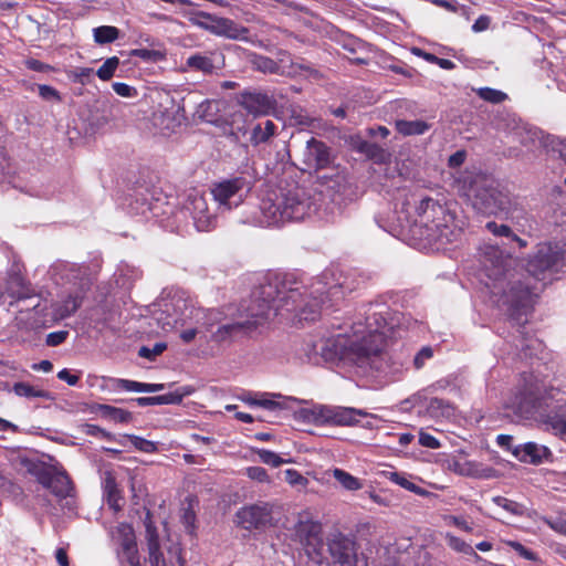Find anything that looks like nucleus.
Instances as JSON below:
<instances>
[{
    "instance_id": "10",
    "label": "nucleus",
    "mask_w": 566,
    "mask_h": 566,
    "mask_svg": "<svg viewBox=\"0 0 566 566\" xmlns=\"http://www.w3.org/2000/svg\"><path fill=\"white\" fill-rule=\"evenodd\" d=\"M192 21L196 25L214 35L233 40L242 39L249 32L248 28L238 24L229 18L217 17L203 11L197 12Z\"/></svg>"
},
{
    "instance_id": "2",
    "label": "nucleus",
    "mask_w": 566,
    "mask_h": 566,
    "mask_svg": "<svg viewBox=\"0 0 566 566\" xmlns=\"http://www.w3.org/2000/svg\"><path fill=\"white\" fill-rule=\"evenodd\" d=\"M387 325L381 312L368 314L361 337H340L335 342L336 355L340 360L348 361L365 370L381 371L387 365L385 352L386 336L382 332Z\"/></svg>"
},
{
    "instance_id": "36",
    "label": "nucleus",
    "mask_w": 566,
    "mask_h": 566,
    "mask_svg": "<svg viewBox=\"0 0 566 566\" xmlns=\"http://www.w3.org/2000/svg\"><path fill=\"white\" fill-rule=\"evenodd\" d=\"M187 65L195 71H201L203 73H212L214 65L212 60L206 55L193 54L187 59Z\"/></svg>"
},
{
    "instance_id": "18",
    "label": "nucleus",
    "mask_w": 566,
    "mask_h": 566,
    "mask_svg": "<svg viewBox=\"0 0 566 566\" xmlns=\"http://www.w3.org/2000/svg\"><path fill=\"white\" fill-rule=\"evenodd\" d=\"M318 286L315 289L314 293L318 294L316 296H313L314 298V310H311V313L307 315L305 312V308L301 310V318L305 321H316L321 315V310L325 306L326 302L331 300V297L338 296V294L342 293L343 290V283H337L334 285L327 286L326 283H322L321 281L317 282ZM313 294V292L311 293Z\"/></svg>"
},
{
    "instance_id": "64",
    "label": "nucleus",
    "mask_w": 566,
    "mask_h": 566,
    "mask_svg": "<svg viewBox=\"0 0 566 566\" xmlns=\"http://www.w3.org/2000/svg\"><path fill=\"white\" fill-rule=\"evenodd\" d=\"M467 158V153L464 150H458L452 154L448 159V166L450 168L460 167Z\"/></svg>"
},
{
    "instance_id": "39",
    "label": "nucleus",
    "mask_w": 566,
    "mask_h": 566,
    "mask_svg": "<svg viewBox=\"0 0 566 566\" xmlns=\"http://www.w3.org/2000/svg\"><path fill=\"white\" fill-rule=\"evenodd\" d=\"M27 468L28 472L34 475L38 482L43 486L48 483V480L52 474L50 468L42 462H31Z\"/></svg>"
},
{
    "instance_id": "4",
    "label": "nucleus",
    "mask_w": 566,
    "mask_h": 566,
    "mask_svg": "<svg viewBox=\"0 0 566 566\" xmlns=\"http://www.w3.org/2000/svg\"><path fill=\"white\" fill-rule=\"evenodd\" d=\"M315 210L311 196L297 186L292 189L272 190L260 202V211L263 216L261 222L268 226L301 221Z\"/></svg>"
},
{
    "instance_id": "46",
    "label": "nucleus",
    "mask_w": 566,
    "mask_h": 566,
    "mask_svg": "<svg viewBox=\"0 0 566 566\" xmlns=\"http://www.w3.org/2000/svg\"><path fill=\"white\" fill-rule=\"evenodd\" d=\"M148 559L150 566H166V560L163 552L160 551V545H157L156 541H153L149 545Z\"/></svg>"
},
{
    "instance_id": "49",
    "label": "nucleus",
    "mask_w": 566,
    "mask_h": 566,
    "mask_svg": "<svg viewBox=\"0 0 566 566\" xmlns=\"http://www.w3.org/2000/svg\"><path fill=\"white\" fill-rule=\"evenodd\" d=\"M38 91H39V95L45 101H56V102L62 101L60 92L56 88H54L53 86H50L46 84H39Z\"/></svg>"
},
{
    "instance_id": "53",
    "label": "nucleus",
    "mask_w": 566,
    "mask_h": 566,
    "mask_svg": "<svg viewBox=\"0 0 566 566\" xmlns=\"http://www.w3.org/2000/svg\"><path fill=\"white\" fill-rule=\"evenodd\" d=\"M284 474H285V480L290 485L305 486L308 483V480L305 476H303L295 469H287V470H285Z\"/></svg>"
},
{
    "instance_id": "37",
    "label": "nucleus",
    "mask_w": 566,
    "mask_h": 566,
    "mask_svg": "<svg viewBox=\"0 0 566 566\" xmlns=\"http://www.w3.org/2000/svg\"><path fill=\"white\" fill-rule=\"evenodd\" d=\"M120 61L117 56H111L97 69L96 75L99 80L106 82L112 80L118 69Z\"/></svg>"
},
{
    "instance_id": "23",
    "label": "nucleus",
    "mask_w": 566,
    "mask_h": 566,
    "mask_svg": "<svg viewBox=\"0 0 566 566\" xmlns=\"http://www.w3.org/2000/svg\"><path fill=\"white\" fill-rule=\"evenodd\" d=\"M56 497L65 499L71 495L73 491V483L66 473H53L44 485Z\"/></svg>"
},
{
    "instance_id": "61",
    "label": "nucleus",
    "mask_w": 566,
    "mask_h": 566,
    "mask_svg": "<svg viewBox=\"0 0 566 566\" xmlns=\"http://www.w3.org/2000/svg\"><path fill=\"white\" fill-rule=\"evenodd\" d=\"M145 525H146V533H147V546L149 547V545H150V543L153 541H156V544L160 545L159 536H158L156 527L153 525V523L150 521V513L149 512H147V517H146V521H145Z\"/></svg>"
},
{
    "instance_id": "52",
    "label": "nucleus",
    "mask_w": 566,
    "mask_h": 566,
    "mask_svg": "<svg viewBox=\"0 0 566 566\" xmlns=\"http://www.w3.org/2000/svg\"><path fill=\"white\" fill-rule=\"evenodd\" d=\"M247 475L254 481L260 483H270V476L266 470L262 467H249L247 468Z\"/></svg>"
},
{
    "instance_id": "58",
    "label": "nucleus",
    "mask_w": 566,
    "mask_h": 566,
    "mask_svg": "<svg viewBox=\"0 0 566 566\" xmlns=\"http://www.w3.org/2000/svg\"><path fill=\"white\" fill-rule=\"evenodd\" d=\"M433 356V350L431 347L426 346L422 347L418 354L415 356L413 365L417 369H420L423 367L426 360L430 359Z\"/></svg>"
},
{
    "instance_id": "50",
    "label": "nucleus",
    "mask_w": 566,
    "mask_h": 566,
    "mask_svg": "<svg viewBox=\"0 0 566 566\" xmlns=\"http://www.w3.org/2000/svg\"><path fill=\"white\" fill-rule=\"evenodd\" d=\"M167 348L166 343H156L153 348H148L146 346H143L139 349V356L147 358V359H154L156 356L161 355Z\"/></svg>"
},
{
    "instance_id": "54",
    "label": "nucleus",
    "mask_w": 566,
    "mask_h": 566,
    "mask_svg": "<svg viewBox=\"0 0 566 566\" xmlns=\"http://www.w3.org/2000/svg\"><path fill=\"white\" fill-rule=\"evenodd\" d=\"M485 228L491 232L493 233L494 235L496 237H506V238H511L513 231L512 229L506 226V224H497L496 222L494 221H489L486 224H485Z\"/></svg>"
},
{
    "instance_id": "6",
    "label": "nucleus",
    "mask_w": 566,
    "mask_h": 566,
    "mask_svg": "<svg viewBox=\"0 0 566 566\" xmlns=\"http://www.w3.org/2000/svg\"><path fill=\"white\" fill-rule=\"evenodd\" d=\"M417 214L430 242L444 245L458 241L463 233V221L439 199L422 198L417 206Z\"/></svg>"
},
{
    "instance_id": "62",
    "label": "nucleus",
    "mask_w": 566,
    "mask_h": 566,
    "mask_svg": "<svg viewBox=\"0 0 566 566\" xmlns=\"http://www.w3.org/2000/svg\"><path fill=\"white\" fill-rule=\"evenodd\" d=\"M93 73L94 70L91 67H77L73 71V77L75 82L85 84V80L90 78Z\"/></svg>"
},
{
    "instance_id": "11",
    "label": "nucleus",
    "mask_w": 566,
    "mask_h": 566,
    "mask_svg": "<svg viewBox=\"0 0 566 566\" xmlns=\"http://www.w3.org/2000/svg\"><path fill=\"white\" fill-rule=\"evenodd\" d=\"M563 250L557 243L544 242L537 245V250L526 264V271L536 280H541L545 272L556 266L563 258Z\"/></svg>"
},
{
    "instance_id": "35",
    "label": "nucleus",
    "mask_w": 566,
    "mask_h": 566,
    "mask_svg": "<svg viewBox=\"0 0 566 566\" xmlns=\"http://www.w3.org/2000/svg\"><path fill=\"white\" fill-rule=\"evenodd\" d=\"M13 391L15 395L20 397H36V398H49L50 392L43 389H38L34 386H31L27 382H15L13 386Z\"/></svg>"
},
{
    "instance_id": "14",
    "label": "nucleus",
    "mask_w": 566,
    "mask_h": 566,
    "mask_svg": "<svg viewBox=\"0 0 566 566\" xmlns=\"http://www.w3.org/2000/svg\"><path fill=\"white\" fill-rule=\"evenodd\" d=\"M329 555L339 566H357V544L343 533L334 534L327 543Z\"/></svg>"
},
{
    "instance_id": "41",
    "label": "nucleus",
    "mask_w": 566,
    "mask_h": 566,
    "mask_svg": "<svg viewBox=\"0 0 566 566\" xmlns=\"http://www.w3.org/2000/svg\"><path fill=\"white\" fill-rule=\"evenodd\" d=\"M476 94L483 101L493 104H500L507 98V95L504 92L491 87H481L476 91Z\"/></svg>"
},
{
    "instance_id": "33",
    "label": "nucleus",
    "mask_w": 566,
    "mask_h": 566,
    "mask_svg": "<svg viewBox=\"0 0 566 566\" xmlns=\"http://www.w3.org/2000/svg\"><path fill=\"white\" fill-rule=\"evenodd\" d=\"M333 476L344 489L348 491H357L363 488V484L358 478L342 469H335L333 471Z\"/></svg>"
},
{
    "instance_id": "25",
    "label": "nucleus",
    "mask_w": 566,
    "mask_h": 566,
    "mask_svg": "<svg viewBox=\"0 0 566 566\" xmlns=\"http://www.w3.org/2000/svg\"><path fill=\"white\" fill-rule=\"evenodd\" d=\"M430 128V125L422 119L406 120L398 119L395 122V129L402 136L422 135Z\"/></svg>"
},
{
    "instance_id": "55",
    "label": "nucleus",
    "mask_w": 566,
    "mask_h": 566,
    "mask_svg": "<svg viewBox=\"0 0 566 566\" xmlns=\"http://www.w3.org/2000/svg\"><path fill=\"white\" fill-rule=\"evenodd\" d=\"M112 87L122 97H135L137 95V90L126 83L115 82Z\"/></svg>"
},
{
    "instance_id": "44",
    "label": "nucleus",
    "mask_w": 566,
    "mask_h": 566,
    "mask_svg": "<svg viewBox=\"0 0 566 566\" xmlns=\"http://www.w3.org/2000/svg\"><path fill=\"white\" fill-rule=\"evenodd\" d=\"M128 439L132 444L139 451L145 453H154L157 451L156 443L150 440L134 434L128 436Z\"/></svg>"
},
{
    "instance_id": "51",
    "label": "nucleus",
    "mask_w": 566,
    "mask_h": 566,
    "mask_svg": "<svg viewBox=\"0 0 566 566\" xmlns=\"http://www.w3.org/2000/svg\"><path fill=\"white\" fill-rule=\"evenodd\" d=\"M444 521L465 533H472L473 527L472 525L463 517V516H457V515H449L444 517Z\"/></svg>"
},
{
    "instance_id": "13",
    "label": "nucleus",
    "mask_w": 566,
    "mask_h": 566,
    "mask_svg": "<svg viewBox=\"0 0 566 566\" xmlns=\"http://www.w3.org/2000/svg\"><path fill=\"white\" fill-rule=\"evenodd\" d=\"M235 517L238 526L244 530H261L271 524L272 506L269 503L243 506L235 513Z\"/></svg>"
},
{
    "instance_id": "32",
    "label": "nucleus",
    "mask_w": 566,
    "mask_h": 566,
    "mask_svg": "<svg viewBox=\"0 0 566 566\" xmlns=\"http://www.w3.org/2000/svg\"><path fill=\"white\" fill-rule=\"evenodd\" d=\"M333 407L327 405L314 406L308 412L315 424L318 426H331Z\"/></svg>"
},
{
    "instance_id": "21",
    "label": "nucleus",
    "mask_w": 566,
    "mask_h": 566,
    "mask_svg": "<svg viewBox=\"0 0 566 566\" xmlns=\"http://www.w3.org/2000/svg\"><path fill=\"white\" fill-rule=\"evenodd\" d=\"M367 412L352 407L334 406L331 426H356Z\"/></svg>"
},
{
    "instance_id": "12",
    "label": "nucleus",
    "mask_w": 566,
    "mask_h": 566,
    "mask_svg": "<svg viewBox=\"0 0 566 566\" xmlns=\"http://www.w3.org/2000/svg\"><path fill=\"white\" fill-rule=\"evenodd\" d=\"M300 160L303 171L325 169L331 164L329 147L324 142L311 137L302 150Z\"/></svg>"
},
{
    "instance_id": "19",
    "label": "nucleus",
    "mask_w": 566,
    "mask_h": 566,
    "mask_svg": "<svg viewBox=\"0 0 566 566\" xmlns=\"http://www.w3.org/2000/svg\"><path fill=\"white\" fill-rule=\"evenodd\" d=\"M279 134V127L272 119L260 120L250 129V144L258 147L263 144H270Z\"/></svg>"
},
{
    "instance_id": "26",
    "label": "nucleus",
    "mask_w": 566,
    "mask_h": 566,
    "mask_svg": "<svg viewBox=\"0 0 566 566\" xmlns=\"http://www.w3.org/2000/svg\"><path fill=\"white\" fill-rule=\"evenodd\" d=\"M138 406H157V405H175L181 401V396L174 392L165 395L153 396V397H138L135 399Z\"/></svg>"
},
{
    "instance_id": "28",
    "label": "nucleus",
    "mask_w": 566,
    "mask_h": 566,
    "mask_svg": "<svg viewBox=\"0 0 566 566\" xmlns=\"http://www.w3.org/2000/svg\"><path fill=\"white\" fill-rule=\"evenodd\" d=\"M250 62L254 70L262 73L277 74L280 72L279 63L269 56L253 53Z\"/></svg>"
},
{
    "instance_id": "22",
    "label": "nucleus",
    "mask_w": 566,
    "mask_h": 566,
    "mask_svg": "<svg viewBox=\"0 0 566 566\" xmlns=\"http://www.w3.org/2000/svg\"><path fill=\"white\" fill-rule=\"evenodd\" d=\"M104 493L108 507L114 513L120 512L124 502L123 491L118 488L115 476L109 472L104 478Z\"/></svg>"
},
{
    "instance_id": "27",
    "label": "nucleus",
    "mask_w": 566,
    "mask_h": 566,
    "mask_svg": "<svg viewBox=\"0 0 566 566\" xmlns=\"http://www.w3.org/2000/svg\"><path fill=\"white\" fill-rule=\"evenodd\" d=\"M96 410L99 411L104 418H108L118 423H128L132 420V413L122 408L109 405H97Z\"/></svg>"
},
{
    "instance_id": "31",
    "label": "nucleus",
    "mask_w": 566,
    "mask_h": 566,
    "mask_svg": "<svg viewBox=\"0 0 566 566\" xmlns=\"http://www.w3.org/2000/svg\"><path fill=\"white\" fill-rule=\"evenodd\" d=\"M94 41L98 44H107L116 41L119 30L113 25H101L93 30Z\"/></svg>"
},
{
    "instance_id": "38",
    "label": "nucleus",
    "mask_w": 566,
    "mask_h": 566,
    "mask_svg": "<svg viewBox=\"0 0 566 566\" xmlns=\"http://www.w3.org/2000/svg\"><path fill=\"white\" fill-rule=\"evenodd\" d=\"M130 56L138 57L145 62H159L165 60L166 53L159 50L135 49L130 51Z\"/></svg>"
},
{
    "instance_id": "57",
    "label": "nucleus",
    "mask_w": 566,
    "mask_h": 566,
    "mask_svg": "<svg viewBox=\"0 0 566 566\" xmlns=\"http://www.w3.org/2000/svg\"><path fill=\"white\" fill-rule=\"evenodd\" d=\"M250 403L251 405H254V406H260V407H263L265 409H269V410H274L276 408H279V402L274 401L269 394H263L261 395L260 398H254L252 400H250Z\"/></svg>"
},
{
    "instance_id": "17",
    "label": "nucleus",
    "mask_w": 566,
    "mask_h": 566,
    "mask_svg": "<svg viewBox=\"0 0 566 566\" xmlns=\"http://www.w3.org/2000/svg\"><path fill=\"white\" fill-rule=\"evenodd\" d=\"M240 105L253 116H264L275 108V101L265 93L243 92Z\"/></svg>"
},
{
    "instance_id": "15",
    "label": "nucleus",
    "mask_w": 566,
    "mask_h": 566,
    "mask_svg": "<svg viewBox=\"0 0 566 566\" xmlns=\"http://www.w3.org/2000/svg\"><path fill=\"white\" fill-rule=\"evenodd\" d=\"M186 208L190 212L198 231H210L216 227L217 218L210 212L203 195H189Z\"/></svg>"
},
{
    "instance_id": "34",
    "label": "nucleus",
    "mask_w": 566,
    "mask_h": 566,
    "mask_svg": "<svg viewBox=\"0 0 566 566\" xmlns=\"http://www.w3.org/2000/svg\"><path fill=\"white\" fill-rule=\"evenodd\" d=\"M544 423L560 438H566V415L553 413L547 415Z\"/></svg>"
},
{
    "instance_id": "9",
    "label": "nucleus",
    "mask_w": 566,
    "mask_h": 566,
    "mask_svg": "<svg viewBox=\"0 0 566 566\" xmlns=\"http://www.w3.org/2000/svg\"><path fill=\"white\" fill-rule=\"evenodd\" d=\"M253 186L245 176L234 175L212 182L210 193L219 208L231 211L245 201Z\"/></svg>"
},
{
    "instance_id": "60",
    "label": "nucleus",
    "mask_w": 566,
    "mask_h": 566,
    "mask_svg": "<svg viewBox=\"0 0 566 566\" xmlns=\"http://www.w3.org/2000/svg\"><path fill=\"white\" fill-rule=\"evenodd\" d=\"M57 378L69 386H76L81 379V373L72 374L67 368H64L57 373Z\"/></svg>"
},
{
    "instance_id": "48",
    "label": "nucleus",
    "mask_w": 566,
    "mask_h": 566,
    "mask_svg": "<svg viewBox=\"0 0 566 566\" xmlns=\"http://www.w3.org/2000/svg\"><path fill=\"white\" fill-rule=\"evenodd\" d=\"M493 502L504 509L505 511L512 513V514H515V515H521L522 514V509H521V505L515 502V501H512L510 499H506V497H503V496H495L493 499Z\"/></svg>"
},
{
    "instance_id": "47",
    "label": "nucleus",
    "mask_w": 566,
    "mask_h": 566,
    "mask_svg": "<svg viewBox=\"0 0 566 566\" xmlns=\"http://www.w3.org/2000/svg\"><path fill=\"white\" fill-rule=\"evenodd\" d=\"M276 62L279 63L280 66H281V64L291 63V67L294 70L298 69V70L310 72V73L315 72L310 65H304L301 63H293L290 52H287L285 50H280L277 52V61Z\"/></svg>"
},
{
    "instance_id": "16",
    "label": "nucleus",
    "mask_w": 566,
    "mask_h": 566,
    "mask_svg": "<svg viewBox=\"0 0 566 566\" xmlns=\"http://www.w3.org/2000/svg\"><path fill=\"white\" fill-rule=\"evenodd\" d=\"M4 294L11 298L9 304L12 306L19 301L35 296V290L19 269H12L8 273Z\"/></svg>"
},
{
    "instance_id": "56",
    "label": "nucleus",
    "mask_w": 566,
    "mask_h": 566,
    "mask_svg": "<svg viewBox=\"0 0 566 566\" xmlns=\"http://www.w3.org/2000/svg\"><path fill=\"white\" fill-rule=\"evenodd\" d=\"M69 336L67 331H56L46 335L45 343L48 346L55 347L63 344Z\"/></svg>"
},
{
    "instance_id": "3",
    "label": "nucleus",
    "mask_w": 566,
    "mask_h": 566,
    "mask_svg": "<svg viewBox=\"0 0 566 566\" xmlns=\"http://www.w3.org/2000/svg\"><path fill=\"white\" fill-rule=\"evenodd\" d=\"M502 263L503 260L497 259L493 269L485 266L486 275L493 280L491 292L509 318L517 325L524 326L534 310L538 295L535 292V286L528 283L527 277L509 280L503 284L506 273Z\"/></svg>"
},
{
    "instance_id": "42",
    "label": "nucleus",
    "mask_w": 566,
    "mask_h": 566,
    "mask_svg": "<svg viewBox=\"0 0 566 566\" xmlns=\"http://www.w3.org/2000/svg\"><path fill=\"white\" fill-rule=\"evenodd\" d=\"M117 557L120 566H140L138 548L119 549Z\"/></svg>"
},
{
    "instance_id": "29",
    "label": "nucleus",
    "mask_w": 566,
    "mask_h": 566,
    "mask_svg": "<svg viewBox=\"0 0 566 566\" xmlns=\"http://www.w3.org/2000/svg\"><path fill=\"white\" fill-rule=\"evenodd\" d=\"M446 543L449 548L457 553H461L464 555L473 556L475 559H480L481 557L476 554L474 548L467 543L461 537H458L451 533H447L444 536Z\"/></svg>"
},
{
    "instance_id": "43",
    "label": "nucleus",
    "mask_w": 566,
    "mask_h": 566,
    "mask_svg": "<svg viewBox=\"0 0 566 566\" xmlns=\"http://www.w3.org/2000/svg\"><path fill=\"white\" fill-rule=\"evenodd\" d=\"M506 545L524 559L539 562L538 555L535 552L526 548L522 543L517 541H507Z\"/></svg>"
},
{
    "instance_id": "24",
    "label": "nucleus",
    "mask_w": 566,
    "mask_h": 566,
    "mask_svg": "<svg viewBox=\"0 0 566 566\" xmlns=\"http://www.w3.org/2000/svg\"><path fill=\"white\" fill-rule=\"evenodd\" d=\"M115 388L125 391L157 392L165 388L164 384H147L129 379H115Z\"/></svg>"
},
{
    "instance_id": "5",
    "label": "nucleus",
    "mask_w": 566,
    "mask_h": 566,
    "mask_svg": "<svg viewBox=\"0 0 566 566\" xmlns=\"http://www.w3.org/2000/svg\"><path fill=\"white\" fill-rule=\"evenodd\" d=\"M457 185L460 195L465 197L479 213L497 216L511 211L510 192L493 180L468 172L457 179Z\"/></svg>"
},
{
    "instance_id": "63",
    "label": "nucleus",
    "mask_w": 566,
    "mask_h": 566,
    "mask_svg": "<svg viewBox=\"0 0 566 566\" xmlns=\"http://www.w3.org/2000/svg\"><path fill=\"white\" fill-rule=\"evenodd\" d=\"M545 523L559 534L566 535V520L557 517L555 520H545Z\"/></svg>"
},
{
    "instance_id": "45",
    "label": "nucleus",
    "mask_w": 566,
    "mask_h": 566,
    "mask_svg": "<svg viewBox=\"0 0 566 566\" xmlns=\"http://www.w3.org/2000/svg\"><path fill=\"white\" fill-rule=\"evenodd\" d=\"M256 453L261 462L272 468H277L285 462L277 453L270 450L260 449Z\"/></svg>"
},
{
    "instance_id": "20",
    "label": "nucleus",
    "mask_w": 566,
    "mask_h": 566,
    "mask_svg": "<svg viewBox=\"0 0 566 566\" xmlns=\"http://www.w3.org/2000/svg\"><path fill=\"white\" fill-rule=\"evenodd\" d=\"M514 454L521 462L539 464L545 458L551 455V451L544 446L527 442L522 447L516 448L514 450Z\"/></svg>"
},
{
    "instance_id": "59",
    "label": "nucleus",
    "mask_w": 566,
    "mask_h": 566,
    "mask_svg": "<svg viewBox=\"0 0 566 566\" xmlns=\"http://www.w3.org/2000/svg\"><path fill=\"white\" fill-rule=\"evenodd\" d=\"M419 444L430 449H438L441 446L440 441L434 436L424 431H420L419 433Z\"/></svg>"
},
{
    "instance_id": "40",
    "label": "nucleus",
    "mask_w": 566,
    "mask_h": 566,
    "mask_svg": "<svg viewBox=\"0 0 566 566\" xmlns=\"http://www.w3.org/2000/svg\"><path fill=\"white\" fill-rule=\"evenodd\" d=\"M427 410L432 417H443L450 413L451 405L443 399L431 398L428 402Z\"/></svg>"
},
{
    "instance_id": "30",
    "label": "nucleus",
    "mask_w": 566,
    "mask_h": 566,
    "mask_svg": "<svg viewBox=\"0 0 566 566\" xmlns=\"http://www.w3.org/2000/svg\"><path fill=\"white\" fill-rule=\"evenodd\" d=\"M119 537V549L138 548L134 527L128 523H120L117 526Z\"/></svg>"
},
{
    "instance_id": "7",
    "label": "nucleus",
    "mask_w": 566,
    "mask_h": 566,
    "mask_svg": "<svg viewBox=\"0 0 566 566\" xmlns=\"http://www.w3.org/2000/svg\"><path fill=\"white\" fill-rule=\"evenodd\" d=\"M67 286L51 303V313L55 321L65 319L77 312L93 285L87 266H73Z\"/></svg>"
},
{
    "instance_id": "8",
    "label": "nucleus",
    "mask_w": 566,
    "mask_h": 566,
    "mask_svg": "<svg viewBox=\"0 0 566 566\" xmlns=\"http://www.w3.org/2000/svg\"><path fill=\"white\" fill-rule=\"evenodd\" d=\"M521 380L507 407L516 416L528 419L548 405L542 380L532 373H523Z\"/></svg>"
},
{
    "instance_id": "1",
    "label": "nucleus",
    "mask_w": 566,
    "mask_h": 566,
    "mask_svg": "<svg viewBox=\"0 0 566 566\" xmlns=\"http://www.w3.org/2000/svg\"><path fill=\"white\" fill-rule=\"evenodd\" d=\"M302 289V281L295 273L270 274L252 293L247 306V315L252 321L222 325L212 334V339L223 342L233 332L254 328L271 315L276 316L282 310L296 312L303 297Z\"/></svg>"
}]
</instances>
